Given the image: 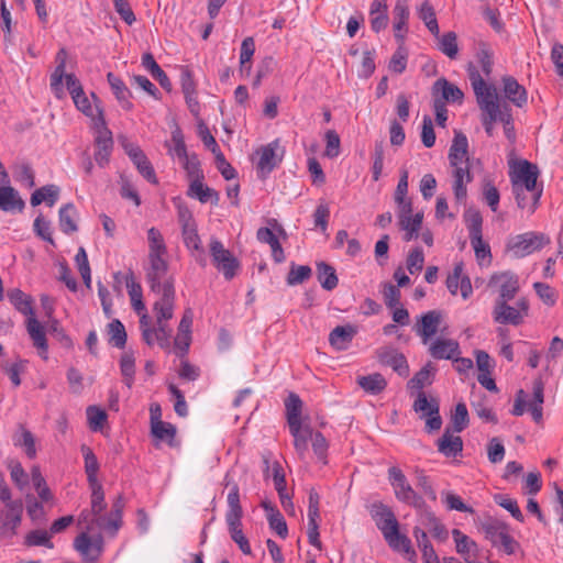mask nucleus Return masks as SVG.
<instances>
[{
  "mask_svg": "<svg viewBox=\"0 0 563 563\" xmlns=\"http://www.w3.org/2000/svg\"><path fill=\"white\" fill-rule=\"evenodd\" d=\"M95 128L97 130V136L95 137L96 151L93 158L99 167L104 168L110 163L113 139L112 132L107 128L102 109H98V118L95 119Z\"/></svg>",
  "mask_w": 563,
  "mask_h": 563,
  "instance_id": "nucleus-6",
  "label": "nucleus"
},
{
  "mask_svg": "<svg viewBox=\"0 0 563 563\" xmlns=\"http://www.w3.org/2000/svg\"><path fill=\"white\" fill-rule=\"evenodd\" d=\"M409 0H397L393 10V29L396 41L402 45L408 33Z\"/></svg>",
  "mask_w": 563,
  "mask_h": 563,
  "instance_id": "nucleus-16",
  "label": "nucleus"
},
{
  "mask_svg": "<svg viewBox=\"0 0 563 563\" xmlns=\"http://www.w3.org/2000/svg\"><path fill=\"white\" fill-rule=\"evenodd\" d=\"M489 286L498 288L499 296L495 301H509L519 290V279L512 272L495 273L489 279Z\"/></svg>",
  "mask_w": 563,
  "mask_h": 563,
  "instance_id": "nucleus-13",
  "label": "nucleus"
},
{
  "mask_svg": "<svg viewBox=\"0 0 563 563\" xmlns=\"http://www.w3.org/2000/svg\"><path fill=\"white\" fill-rule=\"evenodd\" d=\"M493 319L499 324L519 325L522 321V312L508 305V301H495L493 308Z\"/></svg>",
  "mask_w": 563,
  "mask_h": 563,
  "instance_id": "nucleus-21",
  "label": "nucleus"
},
{
  "mask_svg": "<svg viewBox=\"0 0 563 563\" xmlns=\"http://www.w3.org/2000/svg\"><path fill=\"white\" fill-rule=\"evenodd\" d=\"M166 255L147 256L145 278L151 291L157 296L155 301L175 300V279L168 274Z\"/></svg>",
  "mask_w": 563,
  "mask_h": 563,
  "instance_id": "nucleus-2",
  "label": "nucleus"
},
{
  "mask_svg": "<svg viewBox=\"0 0 563 563\" xmlns=\"http://www.w3.org/2000/svg\"><path fill=\"white\" fill-rule=\"evenodd\" d=\"M377 356L383 365L390 366L399 376H408L409 365L402 353L391 347H383L378 351Z\"/></svg>",
  "mask_w": 563,
  "mask_h": 563,
  "instance_id": "nucleus-20",
  "label": "nucleus"
},
{
  "mask_svg": "<svg viewBox=\"0 0 563 563\" xmlns=\"http://www.w3.org/2000/svg\"><path fill=\"white\" fill-rule=\"evenodd\" d=\"M24 544L27 547H46L53 549L54 544L51 541V532L46 530L35 529L30 531L24 539Z\"/></svg>",
  "mask_w": 563,
  "mask_h": 563,
  "instance_id": "nucleus-55",
  "label": "nucleus"
},
{
  "mask_svg": "<svg viewBox=\"0 0 563 563\" xmlns=\"http://www.w3.org/2000/svg\"><path fill=\"white\" fill-rule=\"evenodd\" d=\"M369 514L382 534L390 530V527H398L399 525L391 508L382 501L373 503L369 506Z\"/></svg>",
  "mask_w": 563,
  "mask_h": 563,
  "instance_id": "nucleus-18",
  "label": "nucleus"
},
{
  "mask_svg": "<svg viewBox=\"0 0 563 563\" xmlns=\"http://www.w3.org/2000/svg\"><path fill=\"white\" fill-rule=\"evenodd\" d=\"M142 66L150 71L152 77L158 81L163 89L170 91L172 82L166 73L156 63L154 56L151 53H145L142 56Z\"/></svg>",
  "mask_w": 563,
  "mask_h": 563,
  "instance_id": "nucleus-35",
  "label": "nucleus"
},
{
  "mask_svg": "<svg viewBox=\"0 0 563 563\" xmlns=\"http://www.w3.org/2000/svg\"><path fill=\"white\" fill-rule=\"evenodd\" d=\"M59 196V188L56 185H46L36 189L31 196V205L38 206L46 202L48 207H53Z\"/></svg>",
  "mask_w": 563,
  "mask_h": 563,
  "instance_id": "nucleus-43",
  "label": "nucleus"
},
{
  "mask_svg": "<svg viewBox=\"0 0 563 563\" xmlns=\"http://www.w3.org/2000/svg\"><path fill=\"white\" fill-rule=\"evenodd\" d=\"M209 252L216 268L227 280L233 279L240 268L238 258L218 239L210 240Z\"/></svg>",
  "mask_w": 563,
  "mask_h": 563,
  "instance_id": "nucleus-9",
  "label": "nucleus"
},
{
  "mask_svg": "<svg viewBox=\"0 0 563 563\" xmlns=\"http://www.w3.org/2000/svg\"><path fill=\"white\" fill-rule=\"evenodd\" d=\"M87 418L89 421V427L93 431L101 430L103 424L107 421V413L104 410L100 409L97 406H89L87 408Z\"/></svg>",
  "mask_w": 563,
  "mask_h": 563,
  "instance_id": "nucleus-64",
  "label": "nucleus"
},
{
  "mask_svg": "<svg viewBox=\"0 0 563 563\" xmlns=\"http://www.w3.org/2000/svg\"><path fill=\"white\" fill-rule=\"evenodd\" d=\"M289 432L294 438V446L297 453L302 457L308 451V442L312 438V429L309 424L288 426Z\"/></svg>",
  "mask_w": 563,
  "mask_h": 563,
  "instance_id": "nucleus-31",
  "label": "nucleus"
},
{
  "mask_svg": "<svg viewBox=\"0 0 563 563\" xmlns=\"http://www.w3.org/2000/svg\"><path fill=\"white\" fill-rule=\"evenodd\" d=\"M183 238L185 245L189 250L199 252V254L196 256V261L199 263L201 267H205L207 265V260L201 249V241L197 233L195 223H188V221L185 222L183 228Z\"/></svg>",
  "mask_w": 563,
  "mask_h": 563,
  "instance_id": "nucleus-29",
  "label": "nucleus"
},
{
  "mask_svg": "<svg viewBox=\"0 0 563 563\" xmlns=\"http://www.w3.org/2000/svg\"><path fill=\"white\" fill-rule=\"evenodd\" d=\"M13 441L14 445L24 449L27 457L34 459L36 456L35 439L31 431L21 426L20 433L14 435Z\"/></svg>",
  "mask_w": 563,
  "mask_h": 563,
  "instance_id": "nucleus-49",
  "label": "nucleus"
},
{
  "mask_svg": "<svg viewBox=\"0 0 563 563\" xmlns=\"http://www.w3.org/2000/svg\"><path fill=\"white\" fill-rule=\"evenodd\" d=\"M550 244V238L541 232L529 231L509 239L507 247L518 258L526 257L545 245Z\"/></svg>",
  "mask_w": 563,
  "mask_h": 563,
  "instance_id": "nucleus-7",
  "label": "nucleus"
},
{
  "mask_svg": "<svg viewBox=\"0 0 563 563\" xmlns=\"http://www.w3.org/2000/svg\"><path fill=\"white\" fill-rule=\"evenodd\" d=\"M467 74L481 110L484 113L497 112L500 103L496 88L485 82L478 69L472 63L467 66Z\"/></svg>",
  "mask_w": 563,
  "mask_h": 563,
  "instance_id": "nucleus-4",
  "label": "nucleus"
},
{
  "mask_svg": "<svg viewBox=\"0 0 563 563\" xmlns=\"http://www.w3.org/2000/svg\"><path fill=\"white\" fill-rule=\"evenodd\" d=\"M317 278L321 287L328 291L333 290L339 283L334 267L325 262L317 263Z\"/></svg>",
  "mask_w": 563,
  "mask_h": 563,
  "instance_id": "nucleus-44",
  "label": "nucleus"
},
{
  "mask_svg": "<svg viewBox=\"0 0 563 563\" xmlns=\"http://www.w3.org/2000/svg\"><path fill=\"white\" fill-rule=\"evenodd\" d=\"M388 481L394 488L396 498L399 501L416 508H421L424 505L423 498L415 492L399 467L391 466L388 468Z\"/></svg>",
  "mask_w": 563,
  "mask_h": 563,
  "instance_id": "nucleus-8",
  "label": "nucleus"
},
{
  "mask_svg": "<svg viewBox=\"0 0 563 563\" xmlns=\"http://www.w3.org/2000/svg\"><path fill=\"white\" fill-rule=\"evenodd\" d=\"M125 503L122 495H119L112 503L111 511L106 517H98V528L117 533L122 525V514Z\"/></svg>",
  "mask_w": 563,
  "mask_h": 563,
  "instance_id": "nucleus-19",
  "label": "nucleus"
},
{
  "mask_svg": "<svg viewBox=\"0 0 563 563\" xmlns=\"http://www.w3.org/2000/svg\"><path fill=\"white\" fill-rule=\"evenodd\" d=\"M8 298L10 302L15 307L18 311L21 313L31 317L34 314L32 308V299L30 296L25 295L22 290L14 288L8 292Z\"/></svg>",
  "mask_w": 563,
  "mask_h": 563,
  "instance_id": "nucleus-47",
  "label": "nucleus"
},
{
  "mask_svg": "<svg viewBox=\"0 0 563 563\" xmlns=\"http://www.w3.org/2000/svg\"><path fill=\"white\" fill-rule=\"evenodd\" d=\"M59 228L65 234H71L78 230V212L74 203L69 202L63 206L58 212Z\"/></svg>",
  "mask_w": 563,
  "mask_h": 563,
  "instance_id": "nucleus-38",
  "label": "nucleus"
},
{
  "mask_svg": "<svg viewBox=\"0 0 563 563\" xmlns=\"http://www.w3.org/2000/svg\"><path fill=\"white\" fill-rule=\"evenodd\" d=\"M452 536L455 542V549L466 563H477L478 548L476 542L470 539L459 529H453Z\"/></svg>",
  "mask_w": 563,
  "mask_h": 563,
  "instance_id": "nucleus-23",
  "label": "nucleus"
},
{
  "mask_svg": "<svg viewBox=\"0 0 563 563\" xmlns=\"http://www.w3.org/2000/svg\"><path fill=\"white\" fill-rule=\"evenodd\" d=\"M175 300L155 301L153 303V311L155 314V325L147 312L140 317V330L142 332L143 341L152 346L157 343L162 349H168L170 345L172 328L167 324L174 316Z\"/></svg>",
  "mask_w": 563,
  "mask_h": 563,
  "instance_id": "nucleus-1",
  "label": "nucleus"
},
{
  "mask_svg": "<svg viewBox=\"0 0 563 563\" xmlns=\"http://www.w3.org/2000/svg\"><path fill=\"white\" fill-rule=\"evenodd\" d=\"M107 80L121 107L126 111L132 110L133 104L130 101L131 92L122 79L113 73H108Z\"/></svg>",
  "mask_w": 563,
  "mask_h": 563,
  "instance_id": "nucleus-34",
  "label": "nucleus"
},
{
  "mask_svg": "<svg viewBox=\"0 0 563 563\" xmlns=\"http://www.w3.org/2000/svg\"><path fill=\"white\" fill-rule=\"evenodd\" d=\"M494 500L498 506L508 510L516 520L523 522L525 517L515 499L506 495L497 494L494 496Z\"/></svg>",
  "mask_w": 563,
  "mask_h": 563,
  "instance_id": "nucleus-62",
  "label": "nucleus"
},
{
  "mask_svg": "<svg viewBox=\"0 0 563 563\" xmlns=\"http://www.w3.org/2000/svg\"><path fill=\"white\" fill-rule=\"evenodd\" d=\"M470 418L466 405L464 402H459L455 406V410L451 416V423L454 432H462L468 426Z\"/></svg>",
  "mask_w": 563,
  "mask_h": 563,
  "instance_id": "nucleus-56",
  "label": "nucleus"
},
{
  "mask_svg": "<svg viewBox=\"0 0 563 563\" xmlns=\"http://www.w3.org/2000/svg\"><path fill=\"white\" fill-rule=\"evenodd\" d=\"M125 286L133 306V309L140 317L146 312L145 305L142 300V287L135 282L133 272H129L125 276Z\"/></svg>",
  "mask_w": 563,
  "mask_h": 563,
  "instance_id": "nucleus-39",
  "label": "nucleus"
},
{
  "mask_svg": "<svg viewBox=\"0 0 563 563\" xmlns=\"http://www.w3.org/2000/svg\"><path fill=\"white\" fill-rule=\"evenodd\" d=\"M428 351L435 360H453L460 354V344L452 339L438 338L429 343Z\"/></svg>",
  "mask_w": 563,
  "mask_h": 563,
  "instance_id": "nucleus-22",
  "label": "nucleus"
},
{
  "mask_svg": "<svg viewBox=\"0 0 563 563\" xmlns=\"http://www.w3.org/2000/svg\"><path fill=\"white\" fill-rule=\"evenodd\" d=\"M243 509L240 503L239 486L233 484L228 494V511L225 521L231 539L238 544L239 549L245 554L251 555L252 549L247 538L242 531Z\"/></svg>",
  "mask_w": 563,
  "mask_h": 563,
  "instance_id": "nucleus-3",
  "label": "nucleus"
},
{
  "mask_svg": "<svg viewBox=\"0 0 563 563\" xmlns=\"http://www.w3.org/2000/svg\"><path fill=\"white\" fill-rule=\"evenodd\" d=\"M181 164L191 181L196 179H203L200 162L196 154L188 155L186 158H183Z\"/></svg>",
  "mask_w": 563,
  "mask_h": 563,
  "instance_id": "nucleus-63",
  "label": "nucleus"
},
{
  "mask_svg": "<svg viewBox=\"0 0 563 563\" xmlns=\"http://www.w3.org/2000/svg\"><path fill=\"white\" fill-rule=\"evenodd\" d=\"M433 372L434 367L432 366L431 362H428L419 372L413 375L411 379H409L408 388L422 391L424 386L431 385Z\"/></svg>",
  "mask_w": 563,
  "mask_h": 563,
  "instance_id": "nucleus-48",
  "label": "nucleus"
},
{
  "mask_svg": "<svg viewBox=\"0 0 563 563\" xmlns=\"http://www.w3.org/2000/svg\"><path fill=\"white\" fill-rule=\"evenodd\" d=\"M357 329L352 324L338 325L329 334V343L338 351L347 349L353 338L356 335Z\"/></svg>",
  "mask_w": 563,
  "mask_h": 563,
  "instance_id": "nucleus-27",
  "label": "nucleus"
},
{
  "mask_svg": "<svg viewBox=\"0 0 563 563\" xmlns=\"http://www.w3.org/2000/svg\"><path fill=\"white\" fill-rule=\"evenodd\" d=\"M67 51L65 48H60L55 57L57 66L51 75V87L55 90L59 89L65 76L66 69V60H67Z\"/></svg>",
  "mask_w": 563,
  "mask_h": 563,
  "instance_id": "nucleus-50",
  "label": "nucleus"
},
{
  "mask_svg": "<svg viewBox=\"0 0 563 563\" xmlns=\"http://www.w3.org/2000/svg\"><path fill=\"white\" fill-rule=\"evenodd\" d=\"M255 52V42L253 37L249 36L242 41L241 49H240V70L241 73L246 71L247 74L251 70V66H246L254 55Z\"/></svg>",
  "mask_w": 563,
  "mask_h": 563,
  "instance_id": "nucleus-58",
  "label": "nucleus"
},
{
  "mask_svg": "<svg viewBox=\"0 0 563 563\" xmlns=\"http://www.w3.org/2000/svg\"><path fill=\"white\" fill-rule=\"evenodd\" d=\"M91 489V500H90V508L92 509V519L91 522L96 523V527L98 528V517H106L107 515H103L102 512L107 508V503L104 500V492L102 488V485L100 483L98 484H91L89 485Z\"/></svg>",
  "mask_w": 563,
  "mask_h": 563,
  "instance_id": "nucleus-40",
  "label": "nucleus"
},
{
  "mask_svg": "<svg viewBox=\"0 0 563 563\" xmlns=\"http://www.w3.org/2000/svg\"><path fill=\"white\" fill-rule=\"evenodd\" d=\"M311 274L312 271L308 265H296L292 263L286 280L289 286L299 285L309 279Z\"/></svg>",
  "mask_w": 563,
  "mask_h": 563,
  "instance_id": "nucleus-59",
  "label": "nucleus"
},
{
  "mask_svg": "<svg viewBox=\"0 0 563 563\" xmlns=\"http://www.w3.org/2000/svg\"><path fill=\"white\" fill-rule=\"evenodd\" d=\"M481 529L485 534V538L492 542L493 545H498V541L503 539V536L508 532V526L494 518H488L483 521Z\"/></svg>",
  "mask_w": 563,
  "mask_h": 563,
  "instance_id": "nucleus-37",
  "label": "nucleus"
},
{
  "mask_svg": "<svg viewBox=\"0 0 563 563\" xmlns=\"http://www.w3.org/2000/svg\"><path fill=\"white\" fill-rule=\"evenodd\" d=\"M470 238L482 235L483 218L478 210L468 209L464 213Z\"/></svg>",
  "mask_w": 563,
  "mask_h": 563,
  "instance_id": "nucleus-57",
  "label": "nucleus"
},
{
  "mask_svg": "<svg viewBox=\"0 0 563 563\" xmlns=\"http://www.w3.org/2000/svg\"><path fill=\"white\" fill-rule=\"evenodd\" d=\"M453 191L457 201H464L467 196L466 185L472 181L468 164L453 167Z\"/></svg>",
  "mask_w": 563,
  "mask_h": 563,
  "instance_id": "nucleus-30",
  "label": "nucleus"
},
{
  "mask_svg": "<svg viewBox=\"0 0 563 563\" xmlns=\"http://www.w3.org/2000/svg\"><path fill=\"white\" fill-rule=\"evenodd\" d=\"M432 93L434 98L443 100L444 103L461 102L464 97L462 90L445 78H440L433 84Z\"/></svg>",
  "mask_w": 563,
  "mask_h": 563,
  "instance_id": "nucleus-25",
  "label": "nucleus"
},
{
  "mask_svg": "<svg viewBox=\"0 0 563 563\" xmlns=\"http://www.w3.org/2000/svg\"><path fill=\"white\" fill-rule=\"evenodd\" d=\"M120 369L123 376V382L128 388H131L134 382L135 374V358L133 353L126 352L121 356Z\"/></svg>",
  "mask_w": 563,
  "mask_h": 563,
  "instance_id": "nucleus-54",
  "label": "nucleus"
},
{
  "mask_svg": "<svg viewBox=\"0 0 563 563\" xmlns=\"http://www.w3.org/2000/svg\"><path fill=\"white\" fill-rule=\"evenodd\" d=\"M442 318L440 310H430L423 313L415 324L413 330L424 345L429 344L438 333Z\"/></svg>",
  "mask_w": 563,
  "mask_h": 563,
  "instance_id": "nucleus-14",
  "label": "nucleus"
},
{
  "mask_svg": "<svg viewBox=\"0 0 563 563\" xmlns=\"http://www.w3.org/2000/svg\"><path fill=\"white\" fill-rule=\"evenodd\" d=\"M23 503L15 499V503L4 505L0 509V537L11 539L18 533V528L22 522Z\"/></svg>",
  "mask_w": 563,
  "mask_h": 563,
  "instance_id": "nucleus-11",
  "label": "nucleus"
},
{
  "mask_svg": "<svg viewBox=\"0 0 563 563\" xmlns=\"http://www.w3.org/2000/svg\"><path fill=\"white\" fill-rule=\"evenodd\" d=\"M439 49L451 59L457 57V36L455 32H446L442 36H439Z\"/></svg>",
  "mask_w": 563,
  "mask_h": 563,
  "instance_id": "nucleus-52",
  "label": "nucleus"
},
{
  "mask_svg": "<svg viewBox=\"0 0 563 563\" xmlns=\"http://www.w3.org/2000/svg\"><path fill=\"white\" fill-rule=\"evenodd\" d=\"M467 148V137L462 132H456L449 152V159L452 167L468 164Z\"/></svg>",
  "mask_w": 563,
  "mask_h": 563,
  "instance_id": "nucleus-26",
  "label": "nucleus"
},
{
  "mask_svg": "<svg viewBox=\"0 0 563 563\" xmlns=\"http://www.w3.org/2000/svg\"><path fill=\"white\" fill-rule=\"evenodd\" d=\"M278 146V141H274L263 147L257 152L260 154V159L257 162V168L263 173H271L280 162V158H277L276 148Z\"/></svg>",
  "mask_w": 563,
  "mask_h": 563,
  "instance_id": "nucleus-33",
  "label": "nucleus"
},
{
  "mask_svg": "<svg viewBox=\"0 0 563 563\" xmlns=\"http://www.w3.org/2000/svg\"><path fill=\"white\" fill-rule=\"evenodd\" d=\"M122 147L125 152V154L130 157V159L135 165L139 173L151 184H157V177L155 174V170L144 154V152L141 150L140 146H137L134 143L128 142L124 140L122 142Z\"/></svg>",
  "mask_w": 563,
  "mask_h": 563,
  "instance_id": "nucleus-12",
  "label": "nucleus"
},
{
  "mask_svg": "<svg viewBox=\"0 0 563 563\" xmlns=\"http://www.w3.org/2000/svg\"><path fill=\"white\" fill-rule=\"evenodd\" d=\"M302 406H303L302 400L300 399V397L297 394L290 393L288 395V397L285 400V409H286V417H287L288 426L302 423V420H301Z\"/></svg>",
  "mask_w": 563,
  "mask_h": 563,
  "instance_id": "nucleus-41",
  "label": "nucleus"
},
{
  "mask_svg": "<svg viewBox=\"0 0 563 563\" xmlns=\"http://www.w3.org/2000/svg\"><path fill=\"white\" fill-rule=\"evenodd\" d=\"M383 537L391 550L404 553L411 562L416 560L417 554L411 547V541L406 534L399 532V526L390 527Z\"/></svg>",
  "mask_w": 563,
  "mask_h": 563,
  "instance_id": "nucleus-17",
  "label": "nucleus"
},
{
  "mask_svg": "<svg viewBox=\"0 0 563 563\" xmlns=\"http://www.w3.org/2000/svg\"><path fill=\"white\" fill-rule=\"evenodd\" d=\"M147 240H148V255H166L167 249L164 242V239L161 232L156 228H151L147 231Z\"/></svg>",
  "mask_w": 563,
  "mask_h": 563,
  "instance_id": "nucleus-53",
  "label": "nucleus"
},
{
  "mask_svg": "<svg viewBox=\"0 0 563 563\" xmlns=\"http://www.w3.org/2000/svg\"><path fill=\"white\" fill-rule=\"evenodd\" d=\"M438 451L446 457H455L463 451V440L460 435H453L451 430L445 429L438 440Z\"/></svg>",
  "mask_w": 563,
  "mask_h": 563,
  "instance_id": "nucleus-28",
  "label": "nucleus"
},
{
  "mask_svg": "<svg viewBox=\"0 0 563 563\" xmlns=\"http://www.w3.org/2000/svg\"><path fill=\"white\" fill-rule=\"evenodd\" d=\"M412 409L420 413L421 419H426V431L431 433L438 431L442 426L440 416V405L437 398L428 399L424 391H418L413 401Z\"/></svg>",
  "mask_w": 563,
  "mask_h": 563,
  "instance_id": "nucleus-10",
  "label": "nucleus"
},
{
  "mask_svg": "<svg viewBox=\"0 0 563 563\" xmlns=\"http://www.w3.org/2000/svg\"><path fill=\"white\" fill-rule=\"evenodd\" d=\"M357 384L362 387L367 394L378 395L380 394L387 386V382L385 377L379 373H373L366 376L357 377Z\"/></svg>",
  "mask_w": 563,
  "mask_h": 563,
  "instance_id": "nucleus-42",
  "label": "nucleus"
},
{
  "mask_svg": "<svg viewBox=\"0 0 563 563\" xmlns=\"http://www.w3.org/2000/svg\"><path fill=\"white\" fill-rule=\"evenodd\" d=\"M108 332H109V343L112 344L115 347L123 349L126 344V332L123 323L118 320L113 319L108 324Z\"/></svg>",
  "mask_w": 563,
  "mask_h": 563,
  "instance_id": "nucleus-51",
  "label": "nucleus"
},
{
  "mask_svg": "<svg viewBox=\"0 0 563 563\" xmlns=\"http://www.w3.org/2000/svg\"><path fill=\"white\" fill-rule=\"evenodd\" d=\"M539 177V168L537 165L522 159L519 161L511 175V187L521 185V188L527 189L533 200L532 206H538L542 196V187H538L537 180Z\"/></svg>",
  "mask_w": 563,
  "mask_h": 563,
  "instance_id": "nucleus-5",
  "label": "nucleus"
},
{
  "mask_svg": "<svg viewBox=\"0 0 563 563\" xmlns=\"http://www.w3.org/2000/svg\"><path fill=\"white\" fill-rule=\"evenodd\" d=\"M80 450L85 460V472L87 475L88 484H98L99 481L97 475L99 472V462L96 454L89 446L85 444L81 445Z\"/></svg>",
  "mask_w": 563,
  "mask_h": 563,
  "instance_id": "nucleus-45",
  "label": "nucleus"
},
{
  "mask_svg": "<svg viewBox=\"0 0 563 563\" xmlns=\"http://www.w3.org/2000/svg\"><path fill=\"white\" fill-rule=\"evenodd\" d=\"M102 537L99 534L91 539L86 532L80 533L74 541V548L82 556L86 563H91L98 560L102 552Z\"/></svg>",
  "mask_w": 563,
  "mask_h": 563,
  "instance_id": "nucleus-15",
  "label": "nucleus"
},
{
  "mask_svg": "<svg viewBox=\"0 0 563 563\" xmlns=\"http://www.w3.org/2000/svg\"><path fill=\"white\" fill-rule=\"evenodd\" d=\"M501 82L505 97L516 107L522 108L528 100L526 88L512 76H504Z\"/></svg>",
  "mask_w": 563,
  "mask_h": 563,
  "instance_id": "nucleus-24",
  "label": "nucleus"
},
{
  "mask_svg": "<svg viewBox=\"0 0 563 563\" xmlns=\"http://www.w3.org/2000/svg\"><path fill=\"white\" fill-rule=\"evenodd\" d=\"M13 175L16 181L25 185L29 188L35 186L34 172L30 164L21 163L13 166Z\"/></svg>",
  "mask_w": 563,
  "mask_h": 563,
  "instance_id": "nucleus-61",
  "label": "nucleus"
},
{
  "mask_svg": "<svg viewBox=\"0 0 563 563\" xmlns=\"http://www.w3.org/2000/svg\"><path fill=\"white\" fill-rule=\"evenodd\" d=\"M25 207L18 191L10 185L0 186V209L3 211H22Z\"/></svg>",
  "mask_w": 563,
  "mask_h": 563,
  "instance_id": "nucleus-32",
  "label": "nucleus"
},
{
  "mask_svg": "<svg viewBox=\"0 0 563 563\" xmlns=\"http://www.w3.org/2000/svg\"><path fill=\"white\" fill-rule=\"evenodd\" d=\"M27 333L30 334L35 347L42 351L47 350V341L43 325L33 316L27 318L26 322Z\"/></svg>",
  "mask_w": 563,
  "mask_h": 563,
  "instance_id": "nucleus-46",
  "label": "nucleus"
},
{
  "mask_svg": "<svg viewBox=\"0 0 563 563\" xmlns=\"http://www.w3.org/2000/svg\"><path fill=\"white\" fill-rule=\"evenodd\" d=\"M151 432L158 440L172 442L176 435V428L172 423L156 421L152 423Z\"/></svg>",
  "mask_w": 563,
  "mask_h": 563,
  "instance_id": "nucleus-60",
  "label": "nucleus"
},
{
  "mask_svg": "<svg viewBox=\"0 0 563 563\" xmlns=\"http://www.w3.org/2000/svg\"><path fill=\"white\" fill-rule=\"evenodd\" d=\"M188 195L197 198L201 203L211 202L217 206L220 200L218 191L205 186L202 179H196L190 183Z\"/></svg>",
  "mask_w": 563,
  "mask_h": 563,
  "instance_id": "nucleus-36",
  "label": "nucleus"
}]
</instances>
